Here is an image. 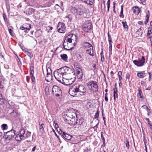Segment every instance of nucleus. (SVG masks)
Returning <instances> with one entry per match:
<instances>
[{"mask_svg": "<svg viewBox=\"0 0 152 152\" xmlns=\"http://www.w3.org/2000/svg\"><path fill=\"white\" fill-rule=\"evenodd\" d=\"M86 91V88L83 86L78 83L74 84L69 89V92L71 96H75L78 92L81 95H85Z\"/></svg>", "mask_w": 152, "mask_h": 152, "instance_id": "nucleus-1", "label": "nucleus"}, {"mask_svg": "<svg viewBox=\"0 0 152 152\" xmlns=\"http://www.w3.org/2000/svg\"><path fill=\"white\" fill-rule=\"evenodd\" d=\"M84 7L83 5L75 6L74 7H72L71 9L72 12L76 14L77 15H82L84 13Z\"/></svg>", "mask_w": 152, "mask_h": 152, "instance_id": "nucleus-2", "label": "nucleus"}, {"mask_svg": "<svg viewBox=\"0 0 152 152\" xmlns=\"http://www.w3.org/2000/svg\"><path fill=\"white\" fill-rule=\"evenodd\" d=\"M16 131L12 129L11 130L4 133L3 137L6 141L12 140L15 135Z\"/></svg>", "mask_w": 152, "mask_h": 152, "instance_id": "nucleus-3", "label": "nucleus"}, {"mask_svg": "<svg viewBox=\"0 0 152 152\" xmlns=\"http://www.w3.org/2000/svg\"><path fill=\"white\" fill-rule=\"evenodd\" d=\"M65 41L66 40L67 42H68L69 43L73 42L74 46H75L77 43V38L75 35L69 34L65 37Z\"/></svg>", "mask_w": 152, "mask_h": 152, "instance_id": "nucleus-4", "label": "nucleus"}, {"mask_svg": "<svg viewBox=\"0 0 152 152\" xmlns=\"http://www.w3.org/2000/svg\"><path fill=\"white\" fill-rule=\"evenodd\" d=\"M87 85L89 89L91 91H96L98 90V86L96 82L92 81L87 83Z\"/></svg>", "mask_w": 152, "mask_h": 152, "instance_id": "nucleus-5", "label": "nucleus"}, {"mask_svg": "<svg viewBox=\"0 0 152 152\" xmlns=\"http://www.w3.org/2000/svg\"><path fill=\"white\" fill-rule=\"evenodd\" d=\"M54 74L56 79L62 83L63 82L64 76L60 70L59 69H58L57 71L55 72Z\"/></svg>", "mask_w": 152, "mask_h": 152, "instance_id": "nucleus-6", "label": "nucleus"}, {"mask_svg": "<svg viewBox=\"0 0 152 152\" xmlns=\"http://www.w3.org/2000/svg\"><path fill=\"white\" fill-rule=\"evenodd\" d=\"M53 94L57 97L62 95V92L60 88L56 86H54L52 88Z\"/></svg>", "mask_w": 152, "mask_h": 152, "instance_id": "nucleus-7", "label": "nucleus"}, {"mask_svg": "<svg viewBox=\"0 0 152 152\" xmlns=\"http://www.w3.org/2000/svg\"><path fill=\"white\" fill-rule=\"evenodd\" d=\"M59 69L61 72L64 76L68 74H70V73L72 72V69L67 66L62 67L60 68Z\"/></svg>", "mask_w": 152, "mask_h": 152, "instance_id": "nucleus-8", "label": "nucleus"}, {"mask_svg": "<svg viewBox=\"0 0 152 152\" xmlns=\"http://www.w3.org/2000/svg\"><path fill=\"white\" fill-rule=\"evenodd\" d=\"M57 28L58 32L61 33H64L66 30L65 24L64 23L61 22L58 23Z\"/></svg>", "mask_w": 152, "mask_h": 152, "instance_id": "nucleus-9", "label": "nucleus"}, {"mask_svg": "<svg viewBox=\"0 0 152 152\" xmlns=\"http://www.w3.org/2000/svg\"><path fill=\"white\" fill-rule=\"evenodd\" d=\"M74 66L76 72L77 78L78 79L82 78L83 76L82 69L77 65H74Z\"/></svg>", "mask_w": 152, "mask_h": 152, "instance_id": "nucleus-10", "label": "nucleus"}, {"mask_svg": "<svg viewBox=\"0 0 152 152\" xmlns=\"http://www.w3.org/2000/svg\"><path fill=\"white\" fill-rule=\"evenodd\" d=\"M73 114L71 116V119L69 121H68L67 124L71 125H76V121L77 117L75 113H73Z\"/></svg>", "mask_w": 152, "mask_h": 152, "instance_id": "nucleus-11", "label": "nucleus"}, {"mask_svg": "<svg viewBox=\"0 0 152 152\" xmlns=\"http://www.w3.org/2000/svg\"><path fill=\"white\" fill-rule=\"evenodd\" d=\"M145 58L143 56H142L141 59H139L138 60H135L133 61L134 64L138 66H142L145 62Z\"/></svg>", "mask_w": 152, "mask_h": 152, "instance_id": "nucleus-12", "label": "nucleus"}, {"mask_svg": "<svg viewBox=\"0 0 152 152\" xmlns=\"http://www.w3.org/2000/svg\"><path fill=\"white\" fill-rule=\"evenodd\" d=\"M62 116L64 120L67 123H68V121H69L70 119H71V116H72L71 114L68 113L65 111L64 112Z\"/></svg>", "mask_w": 152, "mask_h": 152, "instance_id": "nucleus-13", "label": "nucleus"}, {"mask_svg": "<svg viewBox=\"0 0 152 152\" xmlns=\"http://www.w3.org/2000/svg\"><path fill=\"white\" fill-rule=\"evenodd\" d=\"M47 76L45 78V80L47 82H49L52 79V75L51 69L48 68L47 70Z\"/></svg>", "mask_w": 152, "mask_h": 152, "instance_id": "nucleus-14", "label": "nucleus"}, {"mask_svg": "<svg viewBox=\"0 0 152 152\" xmlns=\"http://www.w3.org/2000/svg\"><path fill=\"white\" fill-rule=\"evenodd\" d=\"M75 80V79L74 78L71 79L64 78H63V82L62 83L66 86H69L71 85Z\"/></svg>", "mask_w": 152, "mask_h": 152, "instance_id": "nucleus-15", "label": "nucleus"}, {"mask_svg": "<svg viewBox=\"0 0 152 152\" xmlns=\"http://www.w3.org/2000/svg\"><path fill=\"white\" fill-rule=\"evenodd\" d=\"M68 42L66 41V40L65 41V40H64L63 44V48L64 49L67 50H72L74 48V47H69L68 45Z\"/></svg>", "mask_w": 152, "mask_h": 152, "instance_id": "nucleus-16", "label": "nucleus"}, {"mask_svg": "<svg viewBox=\"0 0 152 152\" xmlns=\"http://www.w3.org/2000/svg\"><path fill=\"white\" fill-rule=\"evenodd\" d=\"M62 137L64 139L67 140H70L71 139L72 136L68 134L65 133H62Z\"/></svg>", "mask_w": 152, "mask_h": 152, "instance_id": "nucleus-17", "label": "nucleus"}, {"mask_svg": "<svg viewBox=\"0 0 152 152\" xmlns=\"http://www.w3.org/2000/svg\"><path fill=\"white\" fill-rule=\"evenodd\" d=\"M70 74L66 75L63 78H67L68 79H72V78L75 79L74 74L73 72V71L70 73Z\"/></svg>", "mask_w": 152, "mask_h": 152, "instance_id": "nucleus-18", "label": "nucleus"}, {"mask_svg": "<svg viewBox=\"0 0 152 152\" xmlns=\"http://www.w3.org/2000/svg\"><path fill=\"white\" fill-rule=\"evenodd\" d=\"M76 121V125L78 126V127L79 128H81L83 125V120L80 119H78L77 118Z\"/></svg>", "mask_w": 152, "mask_h": 152, "instance_id": "nucleus-19", "label": "nucleus"}, {"mask_svg": "<svg viewBox=\"0 0 152 152\" xmlns=\"http://www.w3.org/2000/svg\"><path fill=\"white\" fill-rule=\"evenodd\" d=\"M86 53L87 54L90 55V56H94V54L93 47H92V48H90L86 49Z\"/></svg>", "mask_w": 152, "mask_h": 152, "instance_id": "nucleus-20", "label": "nucleus"}, {"mask_svg": "<svg viewBox=\"0 0 152 152\" xmlns=\"http://www.w3.org/2000/svg\"><path fill=\"white\" fill-rule=\"evenodd\" d=\"M115 88H114L113 89L114 99V100H116V98H118V91L117 90L116 84L115 85Z\"/></svg>", "mask_w": 152, "mask_h": 152, "instance_id": "nucleus-21", "label": "nucleus"}, {"mask_svg": "<svg viewBox=\"0 0 152 152\" xmlns=\"http://www.w3.org/2000/svg\"><path fill=\"white\" fill-rule=\"evenodd\" d=\"M83 47L85 48L86 49L88 48H92L93 47L91 44L87 42H83Z\"/></svg>", "mask_w": 152, "mask_h": 152, "instance_id": "nucleus-22", "label": "nucleus"}, {"mask_svg": "<svg viewBox=\"0 0 152 152\" xmlns=\"http://www.w3.org/2000/svg\"><path fill=\"white\" fill-rule=\"evenodd\" d=\"M133 13L136 15H138L140 12V9L137 7H134L132 8Z\"/></svg>", "mask_w": 152, "mask_h": 152, "instance_id": "nucleus-23", "label": "nucleus"}, {"mask_svg": "<svg viewBox=\"0 0 152 152\" xmlns=\"http://www.w3.org/2000/svg\"><path fill=\"white\" fill-rule=\"evenodd\" d=\"M83 26L86 27H87L89 26L90 27V29H91L92 27V24L91 22L88 20L86 21Z\"/></svg>", "mask_w": 152, "mask_h": 152, "instance_id": "nucleus-24", "label": "nucleus"}, {"mask_svg": "<svg viewBox=\"0 0 152 152\" xmlns=\"http://www.w3.org/2000/svg\"><path fill=\"white\" fill-rule=\"evenodd\" d=\"M137 76L140 78H143L145 76V71L140 72L137 73Z\"/></svg>", "mask_w": 152, "mask_h": 152, "instance_id": "nucleus-25", "label": "nucleus"}, {"mask_svg": "<svg viewBox=\"0 0 152 152\" xmlns=\"http://www.w3.org/2000/svg\"><path fill=\"white\" fill-rule=\"evenodd\" d=\"M142 33V31L141 29L140 28L135 32L134 36L136 37L141 36Z\"/></svg>", "mask_w": 152, "mask_h": 152, "instance_id": "nucleus-26", "label": "nucleus"}, {"mask_svg": "<svg viewBox=\"0 0 152 152\" xmlns=\"http://www.w3.org/2000/svg\"><path fill=\"white\" fill-rule=\"evenodd\" d=\"M75 110L72 108H69L67 109V110H66L65 111L68 113L71 114L72 116V115L73 113H75Z\"/></svg>", "mask_w": 152, "mask_h": 152, "instance_id": "nucleus-27", "label": "nucleus"}, {"mask_svg": "<svg viewBox=\"0 0 152 152\" xmlns=\"http://www.w3.org/2000/svg\"><path fill=\"white\" fill-rule=\"evenodd\" d=\"M25 132V129H22L20 130L18 134H19L21 137L23 138L25 137L24 135Z\"/></svg>", "mask_w": 152, "mask_h": 152, "instance_id": "nucleus-28", "label": "nucleus"}, {"mask_svg": "<svg viewBox=\"0 0 152 152\" xmlns=\"http://www.w3.org/2000/svg\"><path fill=\"white\" fill-rule=\"evenodd\" d=\"M146 14L145 16V24H147L148 22L149 18L150 16V13L149 11L148 10L147 11Z\"/></svg>", "mask_w": 152, "mask_h": 152, "instance_id": "nucleus-29", "label": "nucleus"}, {"mask_svg": "<svg viewBox=\"0 0 152 152\" xmlns=\"http://www.w3.org/2000/svg\"><path fill=\"white\" fill-rule=\"evenodd\" d=\"M11 115L14 117L18 116L20 114H19L18 111L16 110H14L11 113Z\"/></svg>", "mask_w": 152, "mask_h": 152, "instance_id": "nucleus-30", "label": "nucleus"}, {"mask_svg": "<svg viewBox=\"0 0 152 152\" xmlns=\"http://www.w3.org/2000/svg\"><path fill=\"white\" fill-rule=\"evenodd\" d=\"M34 11V9L32 8H29L28 9L26 10L27 13L28 15L31 14Z\"/></svg>", "mask_w": 152, "mask_h": 152, "instance_id": "nucleus-31", "label": "nucleus"}, {"mask_svg": "<svg viewBox=\"0 0 152 152\" xmlns=\"http://www.w3.org/2000/svg\"><path fill=\"white\" fill-rule=\"evenodd\" d=\"M61 58L65 61H67L68 57L66 54H61L60 56Z\"/></svg>", "mask_w": 152, "mask_h": 152, "instance_id": "nucleus-32", "label": "nucleus"}, {"mask_svg": "<svg viewBox=\"0 0 152 152\" xmlns=\"http://www.w3.org/2000/svg\"><path fill=\"white\" fill-rule=\"evenodd\" d=\"M39 130L41 132H43L44 131V124H43L41 123L40 122H39Z\"/></svg>", "mask_w": 152, "mask_h": 152, "instance_id": "nucleus-33", "label": "nucleus"}, {"mask_svg": "<svg viewBox=\"0 0 152 152\" xmlns=\"http://www.w3.org/2000/svg\"><path fill=\"white\" fill-rule=\"evenodd\" d=\"M1 128L2 130H5L7 129L8 126L7 124H3L1 125Z\"/></svg>", "mask_w": 152, "mask_h": 152, "instance_id": "nucleus-34", "label": "nucleus"}, {"mask_svg": "<svg viewBox=\"0 0 152 152\" xmlns=\"http://www.w3.org/2000/svg\"><path fill=\"white\" fill-rule=\"evenodd\" d=\"M23 139L22 137L19 134L16 135L15 137V139L17 141H20Z\"/></svg>", "mask_w": 152, "mask_h": 152, "instance_id": "nucleus-35", "label": "nucleus"}, {"mask_svg": "<svg viewBox=\"0 0 152 152\" xmlns=\"http://www.w3.org/2000/svg\"><path fill=\"white\" fill-rule=\"evenodd\" d=\"M123 5L121 6V11L119 15L120 18H124V15H123Z\"/></svg>", "mask_w": 152, "mask_h": 152, "instance_id": "nucleus-36", "label": "nucleus"}, {"mask_svg": "<svg viewBox=\"0 0 152 152\" xmlns=\"http://www.w3.org/2000/svg\"><path fill=\"white\" fill-rule=\"evenodd\" d=\"M3 18L6 24H9V21L6 15L4 14H3Z\"/></svg>", "mask_w": 152, "mask_h": 152, "instance_id": "nucleus-37", "label": "nucleus"}, {"mask_svg": "<svg viewBox=\"0 0 152 152\" xmlns=\"http://www.w3.org/2000/svg\"><path fill=\"white\" fill-rule=\"evenodd\" d=\"M99 109L98 108L97 110L95 113L94 118L95 119H96L97 120H98V118L99 116Z\"/></svg>", "mask_w": 152, "mask_h": 152, "instance_id": "nucleus-38", "label": "nucleus"}, {"mask_svg": "<svg viewBox=\"0 0 152 152\" xmlns=\"http://www.w3.org/2000/svg\"><path fill=\"white\" fill-rule=\"evenodd\" d=\"M90 27H85L84 26H82V29L83 30L86 32H88L90 30Z\"/></svg>", "mask_w": 152, "mask_h": 152, "instance_id": "nucleus-39", "label": "nucleus"}, {"mask_svg": "<svg viewBox=\"0 0 152 152\" xmlns=\"http://www.w3.org/2000/svg\"><path fill=\"white\" fill-rule=\"evenodd\" d=\"M49 89L50 88L48 86H46L45 87V94L47 96L49 95Z\"/></svg>", "mask_w": 152, "mask_h": 152, "instance_id": "nucleus-40", "label": "nucleus"}, {"mask_svg": "<svg viewBox=\"0 0 152 152\" xmlns=\"http://www.w3.org/2000/svg\"><path fill=\"white\" fill-rule=\"evenodd\" d=\"M122 23L123 24V26L125 29L126 30L128 29V26L127 25V22H126L122 21Z\"/></svg>", "mask_w": 152, "mask_h": 152, "instance_id": "nucleus-41", "label": "nucleus"}, {"mask_svg": "<svg viewBox=\"0 0 152 152\" xmlns=\"http://www.w3.org/2000/svg\"><path fill=\"white\" fill-rule=\"evenodd\" d=\"M29 28H26L24 26H22L20 27V29L23 30H24L25 31H24L25 32H26L27 31H28Z\"/></svg>", "mask_w": 152, "mask_h": 152, "instance_id": "nucleus-42", "label": "nucleus"}, {"mask_svg": "<svg viewBox=\"0 0 152 152\" xmlns=\"http://www.w3.org/2000/svg\"><path fill=\"white\" fill-rule=\"evenodd\" d=\"M138 93L137 94V95L139 96H140V98L141 99H143V96H142L141 95V94L142 93V91L141 89L140 88H139L138 90Z\"/></svg>", "mask_w": 152, "mask_h": 152, "instance_id": "nucleus-43", "label": "nucleus"}, {"mask_svg": "<svg viewBox=\"0 0 152 152\" xmlns=\"http://www.w3.org/2000/svg\"><path fill=\"white\" fill-rule=\"evenodd\" d=\"M25 53H26V54L30 58H31L33 56V55L31 52H30L28 51H26L25 52Z\"/></svg>", "mask_w": 152, "mask_h": 152, "instance_id": "nucleus-44", "label": "nucleus"}, {"mask_svg": "<svg viewBox=\"0 0 152 152\" xmlns=\"http://www.w3.org/2000/svg\"><path fill=\"white\" fill-rule=\"evenodd\" d=\"M112 43H109V54H112Z\"/></svg>", "mask_w": 152, "mask_h": 152, "instance_id": "nucleus-45", "label": "nucleus"}, {"mask_svg": "<svg viewBox=\"0 0 152 152\" xmlns=\"http://www.w3.org/2000/svg\"><path fill=\"white\" fill-rule=\"evenodd\" d=\"M31 132L27 131L25 134L24 138H27L31 136Z\"/></svg>", "mask_w": 152, "mask_h": 152, "instance_id": "nucleus-46", "label": "nucleus"}, {"mask_svg": "<svg viewBox=\"0 0 152 152\" xmlns=\"http://www.w3.org/2000/svg\"><path fill=\"white\" fill-rule=\"evenodd\" d=\"M108 37V41L109 42V43H112V38L109 35V32L107 34Z\"/></svg>", "mask_w": 152, "mask_h": 152, "instance_id": "nucleus-47", "label": "nucleus"}, {"mask_svg": "<svg viewBox=\"0 0 152 152\" xmlns=\"http://www.w3.org/2000/svg\"><path fill=\"white\" fill-rule=\"evenodd\" d=\"M125 142L126 147L128 149H129V141L127 139H126Z\"/></svg>", "mask_w": 152, "mask_h": 152, "instance_id": "nucleus-48", "label": "nucleus"}, {"mask_svg": "<svg viewBox=\"0 0 152 152\" xmlns=\"http://www.w3.org/2000/svg\"><path fill=\"white\" fill-rule=\"evenodd\" d=\"M121 75L122 72L121 71H119L118 72V75L119 80L120 81H121V80L122 79V78L121 76Z\"/></svg>", "mask_w": 152, "mask_h": 152, "instance_id": "nucleus-49", "label": "nucleus"}, {"mask_svg": "<svg viewBox=\"0 0 152 152\" xmlns=\"http://www.w3.org/2000/svg\"><path fill=\"white\" fill-rule=\"evenodd\" d=\"M145 107L147 109V110L148 112V115L151 113V111L148 108L147 106L146 105H143L142 106V107Z\"/></svg>", "mask_w": 152, "mask_h": 152, "instance_id": "nucleus-50", "label": "nucleus"}, {"mask_svg": "<svg viewBox=\"0 0 152 152\" xmlns=\"http://www.w3.org/2000/svg\"><path fill=\"white\" fill-rule=\"evenodd\" d=\"M24 26L28 28H29V31L30 30L31 28V25L30 24H26L24 25Z\"/></svg>", "mask_w": 152, "mask_h": 152, "instance_id": "nucleus-51", "label": "nucleus"}, {"mask_svg": "<svg viewBox=\"0 0 152 152\" xmlns=\"http://www.w3.org/2000/svg\"><path fill=\"white\" fill-rule=\"evenodd\" d=\"M151 29L152 28H148V31L147 34V35L148 36L150 35V34L152 33L151 32Z\"/></svg>", "mask_w": 152, "mask_h": 152, "instance_id": "nucleus-52", "label": "nucleus"}, {"mask_svg": "<svg viewBox=\"0 0 152 152\" xmlns=\"http://www.w3.org/2000/svg\"><path fill=\"white\" fill-rule=\"evenodd\" d=\"M103 132H101V137L103 141H105V139L103 135Z\"/></svg>", "mask_w": 152, "mask_h": 152, "instance_id": "nucleus-53", "label": "nucleus"}, {"mask_svg": "<svg viewBox=\"0 0 152 152\" xmlns=\"http://www.w3.org/2000/svg\"><path fill=\"white\" fill-rule=\"evenodd\" d=\"M11 28H12V27L11 26L9 27L8 28V31L10 34L12 36V31L11 29Z\"/></svg>", "mask_w": 152, "mask_h": 152, "instance_id": "nucleus-54", "label": "nucleus"}, {"mask_svg": "<svg viewBox=\"0 0 152 152\" xmlns=\"http://www.w3.org/2000/svg\"><path fill=\"white\" fill-rule=\"evenodd\" d=\"M145 119L148 121V124L149 125V126L151 125H152V124L151 123L149 118H146Z\"/></svg>", "mask_w": 152, "mask_h": 152, "instance_id": "nucleus-55", "label": "nucleus"}, {"mask_svg": "<svg viewBox=\"0 0 152 152\" xmlns=\"http://www.w3.org/2000/svg\"><path fill=\"white\" fill-rule=\"evenodd\" d=\"M31 80L33 83H35V78L34 77L33 75H31Z\"/></svg>", "mask_w": 152, "mask_h": 152, "instance_id": "nucleus-56", "label": "nucleus"}, {"mask_svg": "<svg viewBox=\"0 0 152 152\" xmlns=\"http://www.w3.org/2000/svg\"><path fill=\"white\" fill-rule=\"evenodd\" d=\"M149 75V77L148 79V80L149 81H150L151 79V76H152V74L151 72H149L148 73Z\"/></svg>", "mask_w": 152, "mask_h": 152, "instance_id": "nucleus-57", "label": "nucleus"}, {"mask_svg": "<svg viewBox=\"0 0 152 152\" xmlns=\"http://www.w3.org/2000/svg\"><path fill=\"white\" fill-rule=\"evenodd\" d=\"M143 141L144 144H146L147 143V140L145 138V135H143Z\"/></svg>", "mask_w": 152, "mask_h": 152, "instance_id": "nucleus-58", "label": "nucleus"}, {"mask_svg": "<svg viewBox=\"0 0 152 152\" xmlns=\"http://www.w3.org/2000/svg\"><path fill=\"white\" fill-rule=\"evenodd\" d=\"M8 103L11 105L12 106H13L14 103L12 102L11 101H9L8 102Z\"/></svg>", "mask_w": 152, "mask_h": 152, "instance_id": "nucleus-59", "label": "nucleus"}, {"mask_svg": "<svg viewBox=\"0 0 152 152\" xmlns=\"http://www.w3.org/2000/svg\"><path fill=\"white\" fill-rule=\"evenodd\" d=\"M149 132L150 133H152V125H151L149 126Z\"/></svg>", "mask_w": 152, "mask_h": 152, "instance_id": "nucleus-60", "label": "nucleus"}, {"mask_svg": "<svg viewBox=\"0 0 152 152\" xmlns=\"http://www.w3.org/2000/svg\"><path fill=\"white\" fill-rule=\"evenodd\" d=\"M129 77H130V75H129V73L126 74V80H127V79L129 80Z\"/></svg>", "mask_w": 152, "mask_h": 152, "instance_id": "nucleus-61", "label": "nucleus"}, {"mask_svg": "<svg viewBox=\"0 0 152 152\" xmlns=\"http://www.w3.org/2000/svg\"><path fill=\"white\" fill-rule=\"evenodd\" d=\"M34 70H31L30 71V75H34Z\"/></svg>", "mask_w": 152, "mask_h": 152, "instance_id": "nucleus-62", "label": "nucleus"}, {"mask_svg": "<svg viewBox=\"0 0 152 152\" xmlns=\"http://www.w3.org/2000/svg\"><path fill=\"white\" fill-rule=\"evenodd\" d=\"M145 82L143 81H141V85L142 86H144L145 85Z\"/></svg>", "mask_w": 152, "mask_h": 152, "instance_id": "nucleus-63", "label": "nucleus"}, {"mask_svg": "<svg viewBox=\"0 0 152 152\" xmlns=\"http://www.w3.org/2000/svg\"><path fill=\"white\" fill-rule=\"evenodd\" d=\"M101 61L102 62H103L104 61V57L103 56H101Z\"/></svg>", "mask_w": 152, "mask_h": 152, "instance_id": "nucleus-64", "label": "nucleus"}]
</instances>
